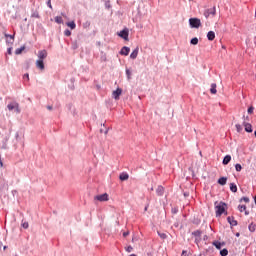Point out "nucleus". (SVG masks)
Segmentation results:
<instances>
[{"mask_svg": "<svg viewBox=\"0 0 256 256\" xmlns=\"http://www.w3.org/2000/svg\"><path fill=\"white\" fill-rule=\"evenodd\" d=\"M226 207H227V204L223 202H216L215 203L216 215L217 216L223 215V213H225Z\"/></svg>", "mask_w": 256, "mask_h": 256, "instance_id": "obj_1", "label": "nucleus"}, {"mask_svg": "<svg viewBox=\"0 0 256 256\" xmlns=\"http://www.w3.org/2000/svg\"><path fill=\"white\" fill-rule=\"evenodd\" d=\"M189 25L192 29H199L201 27V20L198 18H190Z\"/></svg>", "mask_w": 256, "mask_h": 256, "instance_id": "obj_2", "label": "nucleus"}, {"mask_svg": "<svg viewBox=\"0 0 256 256\" xmlns=\"http://www.w3.org/2000/svg\"><path fill=\"white\" fill-rule=\"evenodd\" d=\"M216 13H217V9L215 7H213L208 10H205L204 16L206 17V19H209V17H211V15H212V17H215Z\"/></svg>", "mask_w": 256, "mask_h": 256, "instance_id": "obj_3", "label": "nucleus"}, {"mask_svg": "<svg viewBox=\"0 0 256 256\" xmlns=\"http://www.w3.org/2000/svg\"><path fill=\"white\" fill-rule=\"evenodd\" d=\"M7 109H9L10 111H13V109H15L16 113H21V110L19 109V103L17 102H12L8 104Z\"/></svg>", "mask_w": 256, "mask_h": 256, "instance_id": "obj_4", "label": "nucleus"}, {"mask_svg": "<svg viewBox=\"0 0 256 256\" xmlns=\"http://www.w3.org/2000/svg\"><path fill=\"white\" fill-rule=\"evenodd\" d=\"M94 199H95V201H100V202L109 201V194L104 193L101 195H97L94 197Z\"/></svg>", "mask_w": 256, "mask_h": 256, "instance_id": "obj_5", "label": "nucleus"}, {"mask_svg": "<svg viewBox=\"0 0 256 256\" xmlns=\"http://www.w3.org/2000/svg\"><path fill=\"white\" fill-rule=\"evenodd\" d=\"M118 37H121L122 39H125V41H127V37H129V31L127 30V28L118 32Z\"/></svg>", "mask_w": 256, "mask_h": 256, "instance_id": "obj_6", "label": "nucleus"}, {"mask_svg": "<svg viewBox=\"0 0 256 256\" xmlns=\"http://www.w3.org/2000/svg\"><path fill=\"white\" fill-rule=\"evenodd\" d=\"M38 59L41 61H44V59H47V50L38 51Z\"/></svg>", "mask_w": 256, "mask_h": 256, "instance_id": "obj_7", "label": "nucleus"}, {"mask_svg": "<svg viewBox=\"0 0 256 256\" xmlns=\"http://www.w3.org/2000/svg\"><path fill=\"white\" fill-rule=\"evenodd\" d=\"M122 93L123 90H121V88H118L117 90L112 92V97L117 101Z\"/></svg>", "mask_w": 256, "mask_h": 256, "instance_id": "obj_8", "label": "nucleus"}, {"mask_svg": "<svg viewBox=\"0 0 256 256\" xmlns=\"http://www.w3.org/2000/svg\"><path fill=\"white\" fill-rule=\"evenodd\" d=\"M36 67L38 69H40L41 71H43V69H45V63L43 62V60H37L36 61Z\"/></svg>", "mask_w": 256, "mask_h": 256, "instance_id": "obj_9", "label": "nucleus"}, {"mask_svg": "<svg viewBox=\"0 0 256 256\" xmlns=\"http://www.w3.org/2000/svg\"><path fill=\"white\" fill-rule=\"evenodd\" d=\"M137 55H139V47H136L133 52L130 54V59H137Z\"/></svg>", "mask_w": 256, "mask_h": 256, "instance_id": "obj_10", "label": "nucleus"}, {"mask_svg": "<svg viewBox=\"0 0 256 256\" xmlns=\"http://www.w3.org/2000/svg\"><path fill=\"white\" fill-rule=\"evenodd\" d=\"M244 128L247 133H253V128L250 123L244 122Z\"/></svg>", "mask_w": 256, "mask_h": 256, "instance_id": "obj_11", "label": "nucleus"}, {"mask_svg": "<svg viewBox=\"0 0 256 256\" xmlns=\"http://www.w3.org/2000/svg\"><path fill=\"white\" fill-rule=\"evenodd\" d=\"M193 235L195 236V243L199 244V241H201V231H196Z\"/></svg>", "mask_w": 256, "mask_h": 256, "instance_id": "obj_12", "label": "nucleus"}, {"mask_svg": "<svg viewBox=\"0 0 256 256\" xmlns=\"http://www.w3.org/2000/svg\"><path fill=\"white\" fill-rule=\"evenodd\" d=\"M119 179L120 181H127V179H129V174L123 172L120 174Z\"/></svg>", "mask_w": 256, "mask_h": 256, "instance_id": "obj_13", "label": "nucleus"}, {"mask_svg": "<svg viewBox=\"0 0 256 256\" xmlns=\"http://www.w3.org/2000/svg\"><path fill=\"white\" fill-rule=\"evenodd\" d=\"M231 162V155H226L222 161L223 165H229Z\"/></svg>", "mask_w": 256, "mask_h": 256, "instance_id": "obj_14", "label": "nucleus"}, {"mask_svg": "<svg viewBox=\"0 0 256 256\" xmlns=\"http://www.w3.org/2000/svg\"><path fill=\"white\" fill-rule=\"evenodd\" d=\"M208 41H213L215 39V32L209 31L207 34Z\"/></svg>", "mask_w": 256, "mask_h": 256, "instance_id": "obj_15", "label": "nucleus"}, {"mask_svg": "<svg viewBox=\"0 0 256 256\" xmlns=\"http://www.w3.org/2000/svg\"><path fill=\"white\" fill-rule=\"evenodd\" d=\"M210 92L212 93V95L217 94V84L215 83L211 84Z\"/></svg>", "mask_w": 256, "mask_h": 256, "instance_id": "obj_16", "label": "nucleus"}, {"mask_svg": "<svg viewBox=\"0 0 256 256\" xmlns=\"http://www.w3.org/2000/svg\"><path fill=\"white\" fill-rule=\"evenodd\" d=\"M120 55H129V48L128 47H123L120 51Z\"/></svg>", "mask_w": 256, "mask_h": 256, "instance_id": "obj_17", "label": "nucleus"}, {"mask_svg": "<svg viewBox=\"0 0 256 256\" xmlns=\"http://www.w3.org/2000/svg\"><path fill=\"white\" fill-rule=\"evenodd\" d=\"M219 185H226L227 184V177H221L218 180Z\"/></svg>", "mask_w": 256, "mask_h": 256, "instance_id": "obj_18", "label": "nucleus"}, {"mask_svg": "<svg viewBox=\"0 0 256 256\" xmlns=\"http://www.w3.org/2000/svg\"><path fill=\"white\" fill-rule=\"evenodd\" d=\"M227 220H228V223H230V225H232V227H235V225H237L236 220L233 219L232 217H228Z\"/></svg>", "mask_w": 256, "mask_h": 256, "instance_id": "obj_19", "label": "nucleus"}, {"mask_svg": "<svg viewBox=\"0 0 256 256\" xmlns=\"http://www.w3.org/2000/svg\"><path fill=\"white\" fill-rule=\"evenodd\" d=\"M25 49V46H22L20 48H17L15 50V55H21L23 53V50Z\"/></svg>", "mask_w": 256, "mask_h": 256, "instance_id": "obj_20", "label": "nucleus"}, {"mask_svg": "<svg viewBox=\"0 0 256 256\" xmlns=\"http://www.w3.org/2000/svg\"><path fill=\"white\" fill-rule=\"evenodd\" d=\"M156 193H157V195H163V193H164L163 186H158V188L156 189Z\"/></svg>", "mask_w": 256, "mask_h": 256, "instance_id": "obj_21", "label": "nucleus"}, {"mask_svg": "<svg viewBox=\"0 0 256 256\" xmlns=\"http://www.w3.org/2000/svg\"><path fill=\"white\" fill-rule=\"evenodd\" d=\"M230 190L232 191V193H237V185H235V183H231Z\"/></svg>", "mask_w": 256, "mask_h": 256, "instance_id": "obj_22", "label": "nucleus"}, {"mask_svg": "<svg viewBox=\"0 0 256 256\" xmlns=\"http://www.w3.org/2000/svg\"><path fill=\"white\" fill-rule=\"evenodd\" d=\"M67 27H70V29H75L77 25L75 24V21L67 22Z\"/></svg>", "mask_w": 256, "mask_h": 256, "instance_id": "obj_23", "label": "nucleus"}, {"mask_svg": "<svg viewBox=\"0 0 256 256\" xmlns=\"http://www.w3.org/2000/svg\"><path fill=\"white\" fill-rule=\"evenodd\" d=\"M190 43H191V45H197L199 43V39L197 37L192 38Z\"/></svg>", "mask_w": 256, "mask_h": 256, "instance_id": "obj_24", "label": "nucleus"}, {"mask_svg": "<svg viewBox=\"0 0 256 256\" xmlns=\"http://www.w3.org/2000/svg\"><path fill=\"white\" fill-rule=\"evenodd\" d=\"M213 245L216 247V249H221L223 247L221 242H214Z\"/></svg>", "mask_w": 256, "mask_h": 256, "instance_id": "obj_25", "label": "nucleus"}, {"mask_svg": "<svg viewBox=\"0 0 256 256\" xmlns=\"http://www.w3.org/2000/svg\"><path fill=\"white\" fill-rule=\"evenodd\" d=\"M55 21H56V23L61 24V23H63V18L61 16H56Z\"/></svg>", "mask_w": 256, "mask_h": 256, "instance_id": "obj_26", "label": "nucleus"}, {"mask_svg": "<svg viewBox=\"0 0 256 256\" xmlns=\"http://www.w3.org/2000/svg\"><path fill=\"white\" fill-rule=\"evenodd\" d=\"M236 131L241 133L243 131V126H241V124H236Z\"/></svg>", "mask_w": 256, "mask_h": 256, "instance_id": "obj_27", "label": "nucleus"}, {"mask_svg": "<svg viewBox=\"0 0 256 256\" xmlns=\"http://www.w3.org/2000/svg\"><path fill=\"white\" fill-rule=\"evenodd\" d=\"M220 255L221 256H227V255H229V251L227 249H223V250L220 251Z\"/></svg>", "mask_w": 256, "mask_h": 256, "instance_id": "obj_28", "label": "nucleus"}, {"mask_svg": "<svg viewBox=\"0 0 256 256\" xmlns=\"http://www.w3.org/2000/svg\"><path fill=\"white\" fill-rule=\"evenodd\" d=\"M248 229L249 231H251V233H253L255 231V224L251 223L249 226H248Z\"/></svg>", "mask_w": 256, "mask_h": 256, "instance_id": "obj_29", "label": "nucleus"}, {"mask_svg": "<svg viewBox=\"0 0 256 256\" xmlns=\"http://www.w3.org/2000/svg\"><path fill=\"white\" fill-rule=\"evenodd\" d=\"M31 17H33L34 19H39V12H33Z\"/></svg>", "mask_w": 256, "mask_h": 256, "instance_id": "obj_30", "label": "nucleus"}, {"mask_svg": "<svg viewBox=\"0 0 256 256\" xmlns=\"http://www.w3.org/2000/svg\"><path fill=\"white\" fill-rule=\"evenodd\" d=\"M23 229H29V222L22 223Z\"/></svg>", "mask_w": 256, "mask_h": 256, "instance_id": "obj_31", "label": "nucleus"}, {"mask_svg": "<svg viewBox=\"0 0 256 256\" xmlns=\"http://www.w3.org/2000/svg\"><path fill=\"white\" fill-rule=\"evenodd\" d=\"M235 169H236V171H241V169H243V167L241 166V164H236L235 165Z\"/></svg>", "mask_w": 256, "mask_h": 256, "instance_id": "obj_32", "label": "nucleus"}, {"mask_svg": "<svg viewBox=\"0 0 256 256\" xmlns=\"http://www.w3.org/2000/svg\"><path fill=\"white\" fill-rule=\"evenodd\" d=\"M238 209L241 213H243V211H245V209H247V207L245 205H242V206H239Z\"/></svg>", "mask_w": 256, "mask_h": 256, "instance_id": "obj_33", "label": "nucleus"}, {"mask_svg": "<svg viewBox=\"0 0 256 256\" xmlns=\"http://www.w3.org/2000/svg\"><path fill=\"white\" fill-rule=\"evenodd\" d=\"M64 35H66V37H71V32L69 30H65Z\"/></svg>", "mask_w": 256, "mask_h": 256, "instance_id": "obj_34", "label": "nucleus"}, {"mask_svg": "<svg viewBox=\"0 0 256 256\" xmlns=\"http://www.w3.org/2000/svg\"><path fill=\"white\" fill-rule=\"evenodd\" d=\"M253 111H255V108L253 106L248 108V113L251 115V113H253Z\"/></svg>", "mask_w": 256, "mask_h": 256, "instance_id": "obj_35", "label": "nucleus"}, {"mask_svg": "<svg viewBox=\"0 0 256 256\" xmlns=\"http://www.w3.org/2000/svg\"><path fill=\"white\" fill-rule=\"evenodd\" d=\"M242 201H244V203H249V198L248 197H244V198H242Z\"/></svg>", "mask_w": 256, "mask_h": 256, "instance_id": "obj_36", "label": "nucleus"}, {"mask_svg": "<svg viewBox=\"0 0 256 256\" xmlns=\"http://www.w3.org/2000/svg\"><path fill=\"white\" fill-rule=\"evenodd\" d=\"M182 256H189V252H187V251L184 250V251L182 252Z\"/></svg>", "mask_w": 256, "mask_h": 256, "instance_id": "obj_37", "label": "nucleus"}, {"mask_svg": "<svg viewBox=\"0 0 256 256\" xmlns=\"http://www.w3.org/2000/svg\"><path fill=\"white\" fill-rule=\"evenodd\" d=\"M24 79H27V81H29V74H24Z\"/></svg>", "mask_w": 256, "mask_h": 256, "instance_id": "obj_38", "label": "nucleus"}, {"mask_svg": "<svg viewBox=\"0 0 256 256\" xmlns=\"http://www.w3.org/2000/svg\"><path fill=\"white\" fill-rule=\"evenodd\" d=\"M48 111H53V106H47Z\"/></svg>", "mask_w": 256, "mask_h": 256, "instance_id": "obj_39", "label": "nucleus"}, {"mask_svg": "<svg viewBox=\"0 0 256 256\" xmlns=\"http://www.w3.org/2000/svg\"><path fill=\"white\" fill-rule=\"evenodd\" d=\"M48 7H50V9L53 8V6H51V0L48 1Z\"/></svg>", "mask_w": 256, "mask_h": 256, "instance_id": "obj_40", "label": "nucleus"}, {"mask_svg": "<svg viewBox=\"0 0 256 256\" xmlns=\"http://www.w3.org/2000/svg\"><path fill=\"white\" fill-rule=\"evenodd\" d=\"M127 235H129V232H124L123 233V237H127Z\"/></svg>", "mask_w": 256, "mask_h": 256, "instance_id": "obj_41", "label": "nucleus"}, {"mask_svg": "<svg viewBox=\"0 0 256 256\" xmlns=\"http://www.w3.org/2000/svg\"><path fill=\"white\" fill-rule=\"evenodd\" d=\"M6 37H9L10 39H13L12 35H6Z\"/></svg>", "mask_w": 256, "mask_h": 256, "instance_id": "obj_42", "label": "nucleus"}, {"mask_svg": "<svg viewBox=\"0 0 256 256\" xmlns=\"http://www.w3.org/2000/svg\"><path fill=\"white\" fill-rule=\"evenodd\" d=\"M8 54L11 55V48L8 49Z\"/></svg>", "mask_w": 256, "mask_h": 256, "instance_id": "obj_43", "label": "nucleus"}, {"mask_svg": "<svg viewBox=\"0 0 256 256\" xmlns=\"http://www.w3.org/2000/svg\"><path fill=\"white\" fill-rule=\"evenodd\" d=\"M126 75H129V69H126Z\"/></svg>", "mask_w": 256, "mask_h": 256, "instance_id": "obj_44", "label": "nucleus"}, {"mask_svg": "<svg viewBox=\"0 0 256 256\" xmlns=\"http://www.w3.org/2000/svg\"><path fill=\"white\" fill-rule=\"evenodd\" d=\"M125 250H126V251H129V246H126V247H125Z\"/></svg>", "mask_w": 256, "mask_h": 256, "instance_id": "obj_45", "label": "nucleus"}, {"mask_svg": "<svg viewBox=\"0 0 256 256\" xmlns=\"http://www.w3.org/2000/svg\"><path fill=\"white\" fill-rule=\"evenodd\" d=\"M0 165H1V167H3V162L0 160Z\"/></svg>", "mask_w": 256, "mask_h": 256, "instance_id": "obj_46", "label": "nucleus"}, {"mask_svg": "<svg viewBox=\"0 0 256 256\" xmlns=\"http://www.w3.org/2000/svg\"><path fill=\"white\" fill-rule=\"evenodd\" d=\"M173 213H177V210H176V209H174V210H173Z\"/></svg>", "mask_w": 256, "mask_h": 256, "instance_id": "obj_47", "label": "nucleus"}, {"mask_svg": "<svg viewBox=\"0 0 256 256\" xmlns=\"http://www.w3.org/2000/svg\"><path fill=\"white\" fill-rule=\"evenodd\" d=\"M187 195H189V194H187V193H184V196H185V197H187Z\"/></svg>", "mask_w": 256, "mask_h": 256, "instance_id": "obj_48", "label": "nucleus"}, {"mask_svg": "<svg viewBox=\"0 0 256 256\" xmlns=\"http://www.w3.org/2000/svg\"><path fill=\"white\" fill-rule=\"evenodd\" d=\"M245 215H249V212H245Z\"/></svg>", "mask_w": 256, "mask_h": 256, "instance_id": "obj_49", "label": "nucleus"}, {"mask_svg": "<svg viewBox=\"0 0 256 256\" xmlns=\"http://www.w3.org/2000/svg\"><path fill=\"white\" fill-rule=\"evenodd\" d=\"M236 237H239V233L236 234Z\"/></svg>", "mask_w": 256, "mask_h": 256, "instance_id": "obj_50", "label": "nucleus"}, {"mask_svg": "<svg viewBox=\"0 0 256 256\" xmlns=\"http://www.w3.org/2000/svg\"><path fill=\"white\" fill-rule=\"evenodd\" d=\"M161 237H165V234H162Z\"/></svg>", "mask_w": 256, "mask_h": 256, "instance_id": "obj_51", "label": "nucleus"}, {"mask_svg": "<svg viewBox=\"0 0 256 256\" xmlns=\"http://www.w3.org/2000/svg\"><path fill=\"white\" fill-rule=\"evenodd\" d=\"M204 239H207V236H204Z\"/></svg>", "mask_w": 256, "mask_h": 256, "instance_id": "obj_52", "label": "nucleus"}, {"mask_svg": "<svg viewBox=\"0 0 256 256\" xmlns=\"http://www.w3.org/2000/svg\"><path fill=\"white\" fill-rule=\"evenodd\" d=\"M132 241H135V238H132Z\"/></svg>", "mask_w": 256, "mask_h": 256, "instance_id": "obj_53", "label": "nucleus"}]
</instances>
